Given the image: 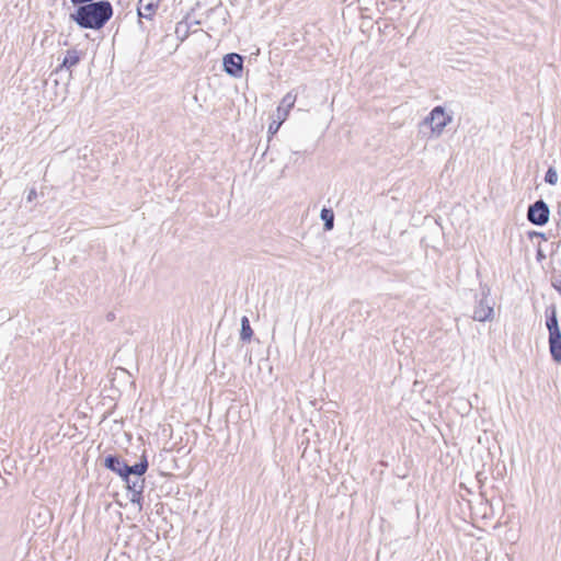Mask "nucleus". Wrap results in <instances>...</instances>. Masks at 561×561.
Masks as SVG:
<instances>
[{"instance_id":"nucleus-15","label":"nucleus","mask_w":561,"mask_h":561,"mask_svg":"<svg viewBox=\"0 0 561 561\" xmlns=\"http://www.w3.org/2000/svg\"><path fill=\"white\" fill-rule=\"evenodd\" d=\"M158 5L152 2L145 3V10L148 11V14H144L140 10L138 11L140 16H149L151 12L157 8Z\"/></svg>"},{"instance_id":"nucleus-18","label":"nucleus","mask_w":561,"mask_h":561,"mask_svg":"<svg viewBox=\"0 0 561 561\" xmlns=\"http://www.w3.org/2000/svg\"><path fill=\"white\" fill-rule=\"evenodd\" d=\"M158 1H159V0H146V1H144L141 4H144V3H148V2H152V3H156V4L158 5Z\"/></svg>"},{"instance_id":"nucleus-2","label":"nucleus","mask_w":561,"mask_h":561,"mask_svg":"<svg viewBox=\"0 0 561 561\" xmlns=\"http://www.w3.org/2000/svg\"><path fill=\"white\" fill-rule=\"evenodd\" d=\"M148 469V461L146 456L144 455L140 461L136 465L129 466L127 463V470H125L124 481L127 485V489L131 493L130 502L134 504H138L141 508V500L142 492L145 488V479L144 474Z\"/></svg>"},{"instance_id":"nucleus-8","label":"nucleus","mask_w":561,"mask_h":561,"mask_svg":"<svg viewBox=\"0 0 561 561\" xmlns=\"http://www.w3.org/2000/svg\"><path fill=\"white\" fill-rule=\"evenodd\" d=\"M104 466L117 473L119 477L124 479L125 477V470H127V462H125L119 456L116 455H108L104 459Z\"/></svg>"},{"instance_id":"nucleus-10","label":"nucleus","mask_w":561,"mask_h":561,"mask_svg":"<svg viewBox=\"0 0 561 561\" xmlns=\"http://www.w3.org/2000/svg\"><path fill=\"white\" fill-rule=\"evenodd\" d=\"M320 217L323 220V227L325 231H330L334 227V213L331 208L323 207L320 213Z\"/></svg>"},{"instance_id":"nucleus-12","label":"nucleus","mask_w":561,"mask_h":561,"mask_svg":"<svg viewBox=\"0 0 561 561\" xmlns=\"http://www.w3.org/2000/svg\"><path fill=\"white\" fill-rule=\"evenodd\" d=\"M253 331L250 325V321L248 317H242L241 319V331H240V339L242 341H250L252 337Z\"/></svg>"},{"instance_id":"nucleus-9","label":"nucleus","mask_w":561,"mask_h":561,"mask_svg":"<svg viewBox=\"0 0 561 561\" xmlns=\"http://www.w3.org/2000/svg\"><path fill=\"white\" fill-rule=\"evenodd\" d=\"M545 314H546V327H547L548 331H551L554 329L556 330L560 329L558 318H557V308L554 305L549 306L546 309Z\"/></svg>"},{"instance_id":"nucleus-11","label":"nucleus","mask_w":561,"mask_h":561,"mask_svg":"<svg viewBox=\"0 0 561 561\" xmlns=\"http://www.w3.org/2000/svg\"><path fill=\"white\" fill-rule=\"evenodd\" d=\"M80 61L79 54L76 49L68 50L66 57L64 58L62 66L70 69L78 65Z\"/></svg>"},{"instance_id":"nucleus-1","label":"nucleus","mask_w":561,"mask_h":561,"mask_svg":"<svg viewBox=\"0 0 561 561\" xmlns=\"http://www.w3.org/2000/svg\"><path fill=\"white\" fill-rule=\"evenodd\" d=\"M113 16V5L108 0L79 5L70 19L81 28L101 30Z\"/></svg>"},{"instance_id":"nucleus-13","label":"nucleus","mask_w":561,"mask_h":561,"mask_svg":"<svg viewBox=\"0 0 561 561\" xmlns=\"http://www.w3.org/2000/svg\"><path fill=\"white\" fill-rule=\"evenodd\" d=\"M296 94L293 92H288L282 100V105L278 106L277 112L280 113L282 106H285V115H287L288 111L295 105Z\"/></svg>"},{"instance_id":"nucleus-17","label":"nucleus","mask_w":561,"mask_h":561,"mask_svg":"<svg viewBox=\"0 0 561 561\" xmlns=\"http://www.w3.org/2000/svg\"><path fill=\"white\" fill-rule=\"evenodd\" d=\"M35 196H36V192H35V190H32V191L30 192L28 196H27V199H28V201H32V199H33V197H35Z\"/></svg>"},{"instance_id":"nucleus-19","label":"nucleus","mask_w":561,"mask_h":561,"mask_svg":"<svg viewBox=\"0 0 561 561\" xmlns=\"http://www.w3.org/2000/svg\"><path fill=\"white\" fill-rule=\"evenodd\" d=\"M560 294H561V289H559Z\"/></svg>"},{"instance_id":"nucleus-5","label":"nucleus","mask_w":561,"mask_h":561,"mask_svg":"<svg viewBox=\"0 0 561 561\" xmlns=\"http://www.w3.org/2000/svg\"><path fill=\"white\" fill-rule=\"evenodd\" d=\"M489 289L482 291V298L474 307L472 319L479 322L490 321L493 318V304L489 300Z\"/></svg>"},{"instance_id":"nucleus-7","label":"nucleus","mask_w":561,"mask_h":561,"mask_svg":"<svg viewBox=\"0 0 561 561\" xmlns=\"http://www.w3.org/2000/svg\"><path fill=\"white\" fill-rule=\"evenodd\" d=\"M549 352L552 359L560 364L561 363V331L551 330L549 331Z\"/></svg>"},{"instance_id":"nucleus-3","label":"nucleus","mask_w":561,"mask_h":561,"mask_svg":"<svg viewBox=\"0 0 561 561\" xmlns=\"http://www.w3.org/2000/svg\"><path fill=\"white\" fill-rule=\"evenodd\" d=\"M453 116L446 113L445 108L440 105L435 106L430 114L424 118L423 123L431 126L433 136L439 137L445 127L450 124Z\"/></svg>"},{"instance_id":"nucleus-6","label":"nucleus","mask_w":561,"mask_h":561,"mask_svg":"<svg viewBox=\"0 0 561 561\" xmlns=\"http://www.w3.org/2000/svg\"><path fill=\"white\" fill-rule=\"evenodd\" d=\"M243 69V57L236 53L227 54L224 57V70L234 77L240 78Z\"/></svg>"},{"instance_id":"nucleus-4","label":"nucleus","mask_w":561,"mask_h":561,"mask_svg":"<svg viewBox=\"0 0 561 561\" xmlns=\"http://www.w3.org/2000/svg\"><path fill=\"white\" fill-rule=\"evenodd\" d=\"M550 209L543 199H538L528 207L527 219L536 226H543L549 221Z\"/></svg>"},{"instance_id":"nucleus-16","label":"nucleus","mask_w":561,"mask_h":561,"mask_svg":"<svg viewBox=\"0 0 561 561\" xmlns=\"http://www.w3.org/2000/svg\"><path fill=\"white\" fill-rule=\"evenodd\" d=\"M279 127V124H276L275 125V122L273 124L270 125V133H275Z\"/></svg>"},{"instance_id":"nucleus-14","label":"nucleus","mask_w":561,"mask_h":561,"mask_svg":"<svg viewBox=\"0 0 561 561\" xmlns=\"http://www.w3.org/2000/svg\"><path fill=\"white\" fill-rule=\"evenodd\" d=\"M546 183L550 185H556L558 182V173L557 170L553 167H550L545 175Z\"/></svg>"}]
</instances>
